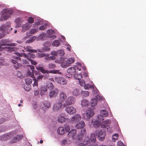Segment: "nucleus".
<instances>
[{
	"label": "nucleus",
	"mask_w": 146,
	"mask_h": 146,
	"mask_svg": "<svg viewBox=\"0 0 146 146\" xmlns=\"http://www.w3.org/2000/svg\"><path fill=\"white\" fill-rule=\"evenodd\" d=\"M96 98L97 101L101 100L103 99V97L100 96L99 95H97L96 96Z\"/></svg>",
	"instance_id": "nucleus-63"
},
{
	"label": "nucleus",
	"mask_w": 146,
	"mask_h": 146,
	"mask_svg": "<svg viewBox=\"0 0 146 146\" xmlns=\"http://www.w3.org/2000/svg\"><path fill=\"white\" fill-rule=\"evenodd\" d=\"M94 114V113L93 110H88L86 111V115L87 116V120H88L89 119L93 116Z\"/></svg>",
	"instance_id": "nucleus-20"
},
{
	"label": "nucleus",
	"mask_w": 146,
	"mask_h": 146,
	"mask_svg": "<svg viewBox=\"0 0 146 146\" xmlns=\"http://www.w3.org/2000/svg\"><path fill=\"white\" fill-rule=\"evenodd\" d=\"M67 71L69 74L74 76L76 72V68L73 67H70L68 69Z\"/></svg>",
	"instance_id": "nucleus-17"
},
{
	"label": "nucleus",
	"mask_w": 146,
	"mask_h": 146,
	"mask_svg": "<svg viewBox=\"0 0 146 146\" xmlns=\"http://www.w3.org/2000/svg\"><path fill=\"white\" fill-rule=\"evenodd\" d=\"M46 36L45 33H41L39 36L38 38L42 40H45L46 39Z\"/></svg>",
	"instance_id": "nucleus-41"
},
{
	"label": "nucleus",
	"mask_w": 146,
	"mask_h": 146,
	"mask_svg": "<svg viewBox=\"0 0 146 146\" xmlns=\"http://www.w3.org/2000/svg\"><path fill=\"white\" fill-rule=\"evenodd\" d=\"M28 68L27 73L32 78L34 76V67L33 66L29 65L27 66Z\"/></svg>",
	"instance_id": "nucleus-13"
},
{
	"label": "nucleus",
	"mask_w": 146,
	"mask_h": 146,
	"mask_svg": "<svg viewBox=\"0 0 146 146\" xmlns=\"http://www.w3.org/2000/svg\"><path fill=\"white\" fill-rule=\"evenodd\" d=\"M73 94L75 96H77L80 94V92L77 89H74L72 92Z\"/></svg>",
	"instance_id": "nucleus-44"
},
{
	"label": "nucleus",
	"mask_w": 146,
	"mask_h": 146,
	"mask_svg": "<svg viewBox=\"0 0 146 146\" xmlns=\"http://www.w3.org/2000/svg\"><path fill=\"white\" fill-rule=\"evenodd\" d=\"M44 77V76L41 75H39L37 77V80L38 81L39 80H42L43 78Z\"/></svg>",
	"instance_id": "nucleus-59"
},
{
	"label": "nucleus",
	"mask_w": 146,
	"mask_h": 146,
	"mask_svg": "<svg viewBox=\"0 0 146 146\" xmlns=\"http://www.w3.org/2000/svg\"><path fill=\"white\" fill-rule=\"evenodd\" d=\"M7 33H5V32L0 33V38H3Z\"/></svg>",
	"instance_id": "nucleus-64"
},
{
	"label": "nucleus",
	"mask_w": 146,
	"mask_h": 146,
	"mask_svg": "<svg viewBox=\"0 0 146 146\" xmlns=\"http://www.w3.org/2000/svg\"><path fill=\"white\" fill-rule=\"evenodd\" d=\"M11 134L10 133H6L0 137V139L3 141H7L10 139Z\"/></svg>",
	"instance_id": "nucleus-19"
},
{
	"label": "nucleus",
	"mask_w": 146,
	"mask_h": 146,
	"mask_svg": "<svg viewBox=\"0 0 146 146\" xmlns=\"http://www.w3.org/2000/svg\"><path fill=\"white\" fill-rule=\"evenodd\" d=\"M84 88L86 89H88L89 88H93V86L92 85H90L89 84H87L86 85L85 84L84 86Z\"/></svg>",
	"instance_id": "nucleus-50"
},
{
	"label": "nucleus",
	"mask_w": 146,
	"mask_h": 146,
	"mask_svg": "<svg viewBox=\"0 0 146 146\" xmlns=\"http://www.w3.org/2000/svg\"><path fill=\"white\" fill-rule=\"evenodd\" d=\"M64 60V64H62L61 66L63 68H66L69 66V64L73 63L75 61V59L72 57L70 58L66 61Z\"/></svg>",
	"instance_id": "nucleus-5"
},
{
	"label": "nucleus",
	"mask_w": 146,
	"mask_h": 146,
	"mask_svg": "<svg viewBox=\"0 0 146 146\" xmlns=\"http://www.w3.org/2000/svg\"><path fill=\"white\" fill-rule=\"evenodd\" d=\"M81 119V116L79 114H76L71 117L70 121L71 123H75L79 122Z\"/></svg>",
	"instance_id": "nucleus-11"
},
{
	"label": "nucleus",
	"mask_w": 146,
	"mask_h": 146,
	"mask_svg": "<svg viewBox=\"0 0 146 146\" xmlns=\"http://www.w3.org/2000/svg\"><path fill=\"white\" fill-rule=\"evenodd\" d=\"M52 45L53 46L55 47L59 46L60 45L59 41L58 40H55L52 43Z\"/></svg>",
	"instance_id": "nucleus-40"
},
{
	"label": "nucleus",
	"mask_w": 146,
	"mask_h": 146,
	"mask_svg": "<svg viewBox=\"0 0 146 146\" xmlns=\"http://www.w3.org/2000/svg\"><path fill=\"white\" fill-rule=\"evenodd\" d=\"M60 60H56L55 61V62L56 63H60L61 65L63 64H64V60H65L64 58H60Z\"/></svg>",
	"instance_id": "nucleus-35"
},
{
	"label": "nucleus",
	"mask_w": 146,
	"mask_h": 146,
	"mask_svg": "<svg viewBox=\"0 0 146 146\" xmlns=\"http://www.w3.org/2000/svg\"><path fill=\"white\" fill-rule=\"evenodd\" d=\"M81 94L83 97H86L89 95V92L87 91H82Z\"/></svg>",
	"instance_id": "nucleus-43"
},
{
	"label": "nucleus",
	"mask_w": 146,
	"mask_h": 146,
	"mask_svg": "<svg viewBox=\"0 0 146 146\" xmlns=\"http://www.w3.org/2000/svg\"><path fill=\"white\" fill-rule=\"evenodd\" d=\"M97 118H98V119L100 121L103 120L104 119V117L101 114L98 116Z\"/></svg>",
	"instance_id": "nucleus-54"
},
{
	"label": "nucleus",
	"mask_w": 146,
	"mask_h": 146,
	"mask_svg": "<svg viewBox=\"0 0 146 146\" xmlns=\"http://www.w3.org/2000/svg\"><path fill=\"white\" fill-rule=\"evenodd\" d=\"M40 108L43 110L45 111L51 107V104L49 102H45L39 104Z\"/></svg>",
	"instance_id": "nucleus-7"
},
{
	"label": "nucleus",
	"mask_w": 146,
	"mask_h": 146,
	"mask_svg": "<svg viewBox=\"0 0 146 146\" xmlns=\"http://www.w3.org/2000/svg\"><path fill=\"white\" fill-rule=\"evenodd\" d=\"M65 130L66 132H68L70 130V127L67 125H65Z\"/></svg>",
	"instance_id": "nucleus-61"
},
{
	"label": "nucleus",
	"mask_w": 146,
	"mask_h": 146,
	"mask_svg": "<svg viewBox=\"0 0 146 146\" xmlns=\"http://www.w3.org/2000/svg\"><path fill=\"white\" fill-rule=\"evenodd\" d=\"M38 70L42 72L43 73H46L47 74H49L51 73L55 74H61V73L60 72L59 70H54L50 71H48L44 69L42 67H40L38 68Z\"/></svg>",
	"instance_id": "nucleus-4"
},
{
	"label": "nucleus",
	"mask_w": 146,
	"mask_h": 146,
	"mask_svg": "<svg viewBox=\"0 0 146 146\" xmlns=\"http://www.w3.org/2000/svg\"><path fill=\"white\" fill-rule=\"evenodd\" d=\"M100 114L103 116L104 117H106L108 115V112L107 110H102L100 111Z\"/></svg>",
	"instance_id": "nucleus-32"
},
{
	"label": "nucleus",
	"mask_w": 146,
	"mask_h": 146,
	"mask_svg": "<svg viewBox=\"0 0 146 146\" xmlns=\"http://www.w3.org/2000/svg\"><path fill=\"white\" fill-rule=\"evenodd\" d=\"M36 39V37L35 36H33L29 38V39L26 41V43H31L34 41Z\"/></svg>",
	"instance_id": "nucleus-36"
},
{
	"label": "nucleus",
	"mask_w": 146,
	"mask_h": 146,
	"mask_svg": "<svg viewBox=\"0 0 146 146\" xmlns=\"http://www.w3.org/2000/svg\"><path fill=\"white\" fill-rule=\"evenodd\" d=\"M54 80L56 82L61 85H64L67 83L66 80L62 77H57L55 78Z\"/></svg>",
	"instance_id": "nucleus-9"
},
{
	"label": "nucleus",
	"mask_w": 146,
	"mask_h": 146,
	"mask_svg": "<svg viewBox=\"0 0 146 146\" xmlns=\"http://www.w3.org/2000/svg\"><path fill=\"white\" fill-rule=\"evenodd\" d=\"M110 123V120L107 119L104 121L102 123V125H104L103 127H106L107 126H108Z\"/></svg>",
	"instance_id": "nucleus-37"
},
{
	"label": "nucleus",
	"mask_w": 146,
	"mask_h": 146,
	"mask_svg": "<svg viewBox=\"0 0 146 146\" xmlns=\"http://www.w3.org/2000/svg\"><path fill=\"white\" fill-rule=\"evenodd\" d=\"M96 134L100 141H102L105 139V133L104 131L100 130H98L96 131Z\"/></svg>",
	"instance_id": "nucleus-6"
},
{
	"label": "nucleus",
	"mask_w": 146,
	"mask_h": 146,
	"mask_svg": "<svg viewBox=\"0 0 146 146\" xmlns=\"http://www.w3.org/2000/svg\"><path fill=\"white\" fill-rule=\"evenodd\" d=\"M25 82L27 85H29L32 82V80L29 78L27 77L25 78Z\"/></svg>",
	"instance_id": "nucleus-39"
},
{
	"label": "nucleus",
	"mask_w": 146,
	"mask_h": 146,
	"mask_svg": "<svg viewBox=\"0 0 146 146\" xmlns=\"http://www.w3.org/2000/svg\"><path fill=\"white\" fill-rule=\"evenodd\" d=\"M112 141L114 142L115 140H117L118 137V135L117 134L113 135L112 137Z\"/></svg>",
	"instance_id": "nucleus-47"
},
{
	"label": "nucleus",
	"mask_w": 146,
	"mask_h": 146,
	"mask_svg": "<svg viewBox=\"0 0 146 146\" xmlns=\"http://www.w3.org/2000/svg\"><path fill=\"white\" fill-rule=\"evenodd\" d=\"M74 77L76 79L80 80L82 78V75L81 73L79 74L76 73L74 76Z\"/></svg>",
	"instance_id": "nucleus-30"
},
{
	"label": "nucleus",
	"mask_w": 146,
	"mask_h": 146,
	"mask_svg": "<svg viewBox=\"0 0 146 146\" xmlns=\"http://www.w3.org/2000/svg\"><path fill=\"white\" fill-rule=\"evenodd\" d=\"M91 140L93 143H95L96 141V138L95 135L94 133H92L91 135Z\"/></svg>",
	"instance_id": "nucleus-38"
},
{
	"label": "nucleus",
	"mask_w": 146,
	"mask_h": 146,
	"mask_svg": "<svg viewBox=\"0 0 146 146\" xmlns=\"http://www.w3.org/2000/svg\"><path fill=\"white\" fill-rule=\"evenodd\" d=\"M62 106H63V104L62 103L60 102L55 103L52 107L53 111L55 112L58 111L61 108Z\"/></svg>",
	"instance_id": "nucleus-12"
},
{
	"label": "nucleus",
	"mask_w": 146,
	"mask_h": 146,
	"mask_svg": "<svg viewBox=\"0 0 146 146\" xmlns=\"http://www.w3.org/2000/svg\"><path fill=\"white\" fill-rule=\"evenodd\" d=\"M58 89L57 88L55 89V91H52L49 93V97L50 98H55L57 96Z\"/></svg>",
	"instance_id": "nucleus-22"
},
{
	"label": "nucleus",
	"mask_w": 146,
	"mask_h": 146,
	"mask_svg": "<svg viewBox=\"0 0 146 146\" xmlns=\"http://www.w3.org/2000/svg\"><path fill=\"white\" fill-rule=\"evenodd\" d=\"M65 110L69 114H73L76 111V109L72 106L66 107L65 108Z\"/></svg>",
	"instance_id": "nucleus-8"
},
{
	"label": "nucleus",
	"mask_w": 146,
	"mask_h": 146,
	"mask_svg": "<svg viewBox=\"0 0 146 146\" xmlns=\"http://www.w3.org/2000/svg\"><path fill=\"white\" fill-rule=\"evenodd\" d=\"M76 99L73 96L68 97L66 100L65 102L63 104V107L64 108L67 106L74 104L76 102Z\"/></svg>",
	"instance_id": "nucleus-2"
},
{
	"label": "nucleus",
	"mask_w": 146,
	"mask_h": 146,
	"mask_svg": "<svg viewBox=\"0 0 146 146\" xmlns=\"http://www.w3.org/2000/svg\"><path fill=\"white\" fill-rule=\"evenodd\" d=\"M79 134L82 136H84L86 134V131L85 129L82 128L81 129V132Z\"/></svg>",
	"instance_id": "nucleus-45"
},
{
	"label": "nucleus",
	"mask_w": 146,
	"mask_h": 146,
	"mask_svg": "<svg viewBox=\"0 0 146 146\" xmlns=\"http://www.w3.org/2000/svg\"><path fill=\"white\" fill-rule=\"evenodd\" d=\"M85 126V124L84 122L83 121H81L75 125V127L77 129H81V128H83V127Z\"/></svg>",
	"instance_id": "nucleus-24"
},
{
	"label": "nucleus",
	"mask_w": 146,
	"mask_h": 146,
	"mask_svg": "<svg viewBox=\"0 0 146 146\" xmlns=\"http://www.w3.org/2000/svg\"><path fill=\"white\" fill-rule=\"evenodd\" d=\"M57 54H58L60 56H62L65 54L64 51L63 50H60L57 51Z\"/></svg>",
	"instance_id": "nucleus-46"
},
{
	"label": "nucleus",
	"mask_w": 146,
	"mask_h": 146,
	"mask_svg": "<svg viewBox=\"0 0 146 146\" xmlns=\"http://www.w3.org/2000/svg\"><path fill=\"white\" fill-rule=\"evenodd\" d=\"M100 123L98 122L97 121H95L94 122V126L95 127L97 128L99 127L100 125Z\"/></svg>",
	"instance_id": "nucleus-57"
},
{
	"label": "nucleus",
	"mask_w": 146,
	"mask_h": 146,
	"mask_svg": "<svg viewBox=\"0 0 146 146\" xmlns=\"http://www.w3.org/2000/svg\"><path fill=\"white\" fill-rule=\"evenodd\" d=\"M82 144L84 146H89L90 144V141L89 137H85Z\"/></svg>",
	"instance_id": "nucleus-23"
},
{
	"label": "nucleus",
	"mask_w": 146,
	"mask_h": 146,
	"mask_svg": "<svg viewBox=\"0 0 146 146\" xmlns=\"http://www.w3.org/2000/svg\"><path fill=\"white\" fill-rule=\"evenodd\" d=\"M47 86L49 89H52L54 88V86L53 84L50 81L48 82Z\"/></svg>",
	"instance_id": "nucleus-33"
},
{
	"label": "nucleus",
	"mask_w": 146,
	"mask_h": 146,
	"mask_svg": "<svg viewBox=\"0 0 146 146\" xmlns=\"http://www.w3.org/2000/svg\"><path fill=\"white\" fill-rule=\"evenodd\" d=\"M27 21L30 24L33 23L34 22V18L31 17H29L28 18Z\"/></svg>",
	"instance_id": "nucleus-49"
},
{
	"label": "nucleus",
	"mask_w": 146,
	"mask_h": 146,
	"mask_svg": "<svg viewBox=\"0 0 146 146\" xmlns=\"http://www.w3.org/2000/svg\"><path fill=\"white\" fill-rule=\"evenodd\" d=\"M47 90V88L46 86L44 85V86H42L41 88V92L40 94L41 95L46 94Z\"/></svg>",
	"instance_id": "nucleus-27"
},
{
	"label": "nucleus",
	"mask_w": 146,
	"mask_h": 146,
	"mask_svg": "<svg viewBox=\"0 0 146 146\" xmlns=\"http://www.w3.org/2000/svg\"><path fill=\"white\" fill-rule=\"evenodd\" d=\"M83 136H82L81 135H80V134H79L78 135L77 138L78 140H79V141H82L83 140Z\"/></svg>",
	"instance_id": "nucleus-56"
},
{
	"label": "nucleus",
	"mask_w": 146,
	"mask_h": 146,
	"mask_svg": "<svg viewBox=\"0 0 146 146\" xmlns=\"http://www.w3.org/2000/svg\"><path fill=\"white\" fill-rule=\"evenodd\" d=\"M64 115L62 113L59 115L58 117V121L60 123H63L65 122L67 118H66L64 116Z\"/></svg>",
	"instance_id": "nucleus-16"
},
{
	"label": "nucleus",
	"mask_w": 146,
	"mask_h": 146,
	"mask_svg": "<svg viewBox=\"0 0 146 146\" xmlns=\"http://www.w3.org/2000/svg\"><path fill=\"white\" fill-rule=\"evenodd\" d=\"M66 97V95L65 93L63 92H61L59 95L60 102L62 103Z\"/></svg>",
	"instance_id": "nucleus-21"
},
{
	"label": "nucleus",
	"mask_w": 146,
	"mask_h": 146,
	"mask_svg": "<svg viewBox=\"0 0 146 146\" xmlns=\"http://www.w3.org/2000/svg\"><path fill=\"white\" fill-rule=\"evenodd\" d=\"M29 29L28 26L27 24L24 25L22 27V31L24 32L27 31Z\"/></svg>",
	"instance_id": "nucleus-42"
},
{
	"label": "nucleus",
	"mask_w": 146,
	"mask_h": 146,
	"mask_svg": "<svg viewBox=\"0 0 146 146\" xmlns=\"http://www.w3.org/2000/svg\"><path fill=\"white\" fill-rule=\"evenodd\" d=\"M24 21L22 18L18 17L15 20L16 23V27H20Z\"/></svg>",
	"instance_id": "nucleus-15"
},
{
	"label": "nucleus",
	"mask_w": 146,
	"mask_h": 146,
	"mask_svg": "<svg viewBox=\"0 0 146 146\" xmlns=\"http://www.w3.org/2000/svg\"><path fill=\"white\" fill-rule=\"evenodd\" d=\"M97 100L95 98H92L91 100V105L92 107L95 106L97 103Z\"/></svg>",
	"instance_id": "nucleus-34"
},
{
	"label": "nucleus",
	"mask_w": 146,
	"mask_h": 146,
	"mask_svg": "<svg viewBox=\"0 0 146 146\" xmlns=\"http://www.w3.org/2000/svg\"><path fill=\"white\" fill-rule=\"evenodd\" d=\"M76 130L75 129H72L68 133L67 136L69 138L74 139L76 138L75 135L76 134Z\"/></svg>",
	"instance_id": "nucleus-14"
},
{
	"label": "nucleus",
	"mask_w": 146,
	"mask_h": 146,
	"mask_svg": "<svg viewBox=\"0 0 146 146\" xmlns=\"http://www.w3.org/2000/svg\"><path fill=\"white\" fill-rule=\"evenodd\" d=\"M56 66V65L52 63H50L48 64V67L50 69L54 68Z\"/></svg>",
	"instance_id": "nucleus-52"
},
{
	"label": "nucleus",
	"mask_w": 146,
	"mask_h": 146,
	"mask_svg": "<svg viewBox=\"0 0 146 146\" xmlns=\"http://www.w3.org/2000/svg\"><path fill=\"white\" fill-rule=\"evenodd\" d=\"M46 54L44 53H38V56L40 58L43 57L45 56Z\"/></svg>",
	"instance_id": "nucleus-62"
},
{
	"label": "nucleus",
	"mask_w": 146,
	"mask_h": 146,
	"mask_svg": "<svg viewBox=\"0 0 146 146\" xmlns=\"http://www.w3.org/2000/svg\"><path fill=\"white\" fill-rule=\"evenodd\" d=\"M28 59L33 64L35 65L37 64V63L35 61L32 59H31L30 58H28Z\"/></svg>",
	"instance_id": "nucleus-58"
},
{
	"label": "nucleus",
	"mask_w": 146,
	"mask_h": 146,
	"mask_svg": "<svg viewBox=\"0 0 146 146\" xmlns=\"http://www.w3.org/2000/svg\"><path fill=\"white\" fill-rule=\"evenodd\" d=\"M79 80V84L80 86H84L85 84V81L83 80Z\"/></svg>",
	"instance_id": "nucleus-55"
},
{
	"label": "nucleus",
	"mask_w": 146,
	"mask_h": 146,
	"mask_svg": "<svg viewBox=\"0 0 146 146\" xmlns=\"http://www.w3.org/2000/svg\"><path fill=\"white\" fill-rule=\"evenodd\" d=\"M12 12V11L8 9H4L0 13L1 16L0 18V20L1 21L6 20L10 17Z\"/></svg>",
	"instance_id": "nucleus-1"
},
{
	"label": "nucleus",
	"mask_w": 146,
	"mask_h": 146,
	"mask_svg": "<svg viewBox=\"0 0 146 146\" xmlns=\"http://www.w3.org/2000/svg\"><path fill=\"white\" fill-rule=\"evenodd\" d=\"M37 32V30L35 29H32L29 31V33L31 34H33Z\"/></svg>",
	"instance_id": "nucleus-53"
},
{
	"label": "nucleus",
	"mask_w": 146,
	"mask_h": 146,
	"mask_svg": "<svg viewBox=\"0 0 146 146\" xmlns=\"http://www.w3.org/2000/svg\"><path fill=\"white\" fill-rule=\"evenodd\" d=\"M11 27V23L7 22L5 24H3L0 27V30L5 33L9 34V31L8 29Z\"/></svg>",
	"instance_id": "nucleus-3"
},
{
	"label": "nucleus",
	"mask_w": 146,
	"mask_h": 146,
	"mask_svg": "<svg viewBox=\"0 0 146 146\" xmlns=\"http://www.w3.org/2000/svg\"><path fill=\"white\" fill-rule=\"evenodd\" d=\"M117 145L118 146H125V145L121 141H119L117 142Z\"/></svg>",
	"instance_id": "nucleus-60"
},
{
	"label": "nucleus",
	"mask_w": 146,
	"mask_h": 146,
	"mask_svg": "<svg viewBox=\"0 0 146 146\" xmlns=\"http://www.w3.org/2000/svg\"><path fill=\"white\" fill-rule=\"evenodd\" d=\"M54 31L52 29H50L48 30L47 31V33L49 35H50L52 34H54Z\"/></svg>",
	"instance_id": "nucleus-51"
},
{
	"label": "nucleus",
	"mask_w": 146,
	"mask_h": 146,
	"mask_svg": "<svg viewBox=\"0 0 146 146\" xmlns=\"http://www.w3.org/2000/svg\"><path fill=\"white\" fill-rule=\"evenodd\" d=\"M9 42V40L7 39H2L0 42V45L2 46H15L16 44L15 43H7Z\"/></svg>",
	"instance_id": "nucleus-10"
},
{
	"label": "nucleus",
	"mask_w": 146,
	"mask_h": 146,
	"mask_svg": "<svg viewBox=\"0 0 146 146\" xmlns=\"http://www.w3.org/2000/svg\"><path fill=\"white\" fill-rule=\"evenodd\" d=\"M44 59L47 60H55V58L54 56H49L48 55H46L45 56Z\"/></svg>",
	"instance_id": "nucleus-31"
},
{
	"label": "nucleus",
	"mask_w": 146,
	"mask_h": 146,
	"mask_svg": "<svg viewBox=\"0 0 146 146\" xmlns=\"http://www.w3.org/2000/svg\"><path fill=\"white\" fill-rule=\"evenodd\" d=\"M89 102L86 100L83 99L81 102V105L83 107H85L88 106Z\"/></svg>",
	"instance_id": "nucleus-29"
},
{
	"label": "nucleus",
	"mask_w": 146,
	"mask_h": 146,
	"mask_svg": "<svg viewBox=\"0 0 146 146\" xmlns=\"http://www.w3.org/2000/svg\"><path fill=\"white\" fill-rule=\"evenodd\" d=\"M11 61L14 64L13 66L16 69L19 68V67L22 66L21 64L17 63V61L16 60L11 59Z\"/></svg>",
	"instance_id": "nucleus-25"
},
{
	"label": "nucleus",
	"mask_w": 146,
	"mask_h": 146,
	"mask_svg": "<svg viewBox=\"0 0 146 146\" xmlns=\"http://www.w3.org/2000/svg\"><path fill=\"white\" fill-rule=\"evenodd\" d=\"M65 131L64 127H60L57 129V132L60 135H62L65 133Z\"/></svg>",
	"instance_id": "nucleus-28"
},
{
	"label": "nucleus",
	"mask_w": 146,
	"mask_h": 146,
	"mask_svg": "<svg viewBox=\"0 0 146 146\" xmlns=\"http://www.w3.org/2000/svg\"><path fill=\"white\" fill-rule=\"evenodd\" d=\"M33 80L34 81V84L33 85V87L35 86L36 87V88H37L38 86V81L35 78L33 79Z\"/></svg>",
	"instance_id": "nucleus-48"
},
{
	"label": "nucleus",
	"mask_w": 146,
	"mask_h": 146,
	"mask_svg": "<svg viewBox=\"0 0 146 146\" xmlns=\"http://www.w3.org/2000/svg\"><path fill=\"white\" fill-rule=\"evenodd\" d=\"M23 138V136L21 135H17L15 137L11 139L10 141L11 143H15L19 141Z\"/></svg>",
	"instance_id": "nucleus-18"
},
{
	"label": "nucleus",
	"mask_w": 146,
	"mask_h": 146,
	"mask_svg": "<svg viewBox=\"0 0 146 146\" xmlns=\"http://www.w3.org/2000/svg\"><path fill=\"white\" fill-rule=\"evenodd\" d=\"M24 50L23 51H27L32 52L36 53L37 52V50H35L32 49V47L31 46H27L24 48Z\"/></svg>",
	"instance_id": "nucleus-26"
}]
</instances>
